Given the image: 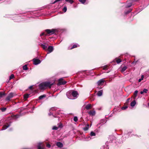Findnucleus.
Wrapping results in <instances>:
<instances>
[{
    "mask_svg": "<svg viewBox=\"0 0 149 149\" xmlns=\"http://www.w3.org/2000/svg\"><path fill=\"white\" fill-rule=\"evenodd\" d=\"M6 108H1V110L2 112H4L6 111Z\"/></svg>",
    "mask_w": 149,
    "mask_h": 149,
    "instance_id": "26",
    "label": "nucleus"
},
{
    "mask_svg": "<svg viewBox=\"0 0 149 149\" xmlns=\"http://www.w3.org/2000/svg\"><path fill=\"white\" fill-rule=\"evenodd\" d=\"M136 104V101L135 100L131 102V106L132 107H134L135 105Z\"/></svg>",
    "mask_w": 149,
    "mask_h": 149,
    "instance_id": "16",
    "label": "nucleus"
},
{
    "mask_svg": "<svg viewBox=\"0 0 149 149\" xmlns=\"http://www.w3.org/2000/svg\"><path fill=\"white\" fill-rule=\"evenodd\" d=\"M127 69V67L126 66H125L122 68L121 72H124Z\"/></svg>",
    "mask_w": 149,
    "mask_h": 149,
    "instance_id": "15",
    "label": "nucleus"
},
{
    "mask_svg": "<svg viewBox=\"0 0 149 149\" xmlns=\"http://www.w3.org/2000/svg\"><path fill=\"white\" fill-rule=\"evenodd\" d=\"M45 97H46V95H41L39 97V100L42 99L43 98Z\"/></svg>",
    "mask_w": 149,
    "mask_h": 149,
    "instance_id": "18",
    "label": "nucleus"
},
{
    "mask_svg": "<svg viewBox=\"0 0 149 149\" xmlns=\"http://www.w3.org/2000/svg\"><path fill=\"white\" fill-rule=\"evenodd\" d=\"M103 91L102 90H100L97 93V95L99 96H101L102 94Z\"/></svg>",
    "mask_w": 149,
    "mask_h": 149,
    "instance_id": "12",
    "label": "nucleus"
},
{
    "mask_svg": "<svg viewBox=\"0 0 149 149\" xmlns=\"http://www.w3.org/2000/svg\"><path fill=\"white\" fill-rule=\"evenodd\" d=\"M52 114V113H49V116H50Z\"/></svg>",
    "mask_w": 149,
    "mask_h": 149,
    "instance_id": "46",
    "label": "nucleus"
},
{
    "mask_svg": "<svg viewBox=\"0 0 149 149\" xmlns=\"http://www.w3.org/2000/svg\"><path fill=\"white\" fill-rule=\"evenodd\" d=\"M66 83V81H64L62 78L58 80V83L57 84L58 86L60 85H64Z\"/></svg>",
    "mask_w": 149,
    "mask_h": 149,
    "instance_id": "3",
    "label": "nucleus"
},
{
    "mask_svg": "<svg viewBox=\"0 0 149 149\" xmlns=\"http://www.w3.org/2000/svg\"><path fill=\"white\" fill-rule=\"evenodd\" d=\"M74 120L75 122H77L78 120L76 116L74 117Z\"/></svg>",
    "mask_w": 149,
    "mask_h": 149,
    "instance_id": "32",
    "label": "nucleus"
},
{
    "mask_svg": "<svg viewBox=\"0 0 149 149\" xmlns=\"http://www.w3.org/2000/svg\"><path fill=\"white\" fill-rule=\"evenodd\" d=\"M138 93V91L137 90L135 91L134 93V99H135L136 97L137 96V93Z\"/></svg>",
    "mask_w": 149,
    "mask_h": 149,
    "instance_id": "14",
    "label": "nucleus"
},
{
    "mask_svg": "<svg viewBox=\"0 0 149 149\" xmlns=\"http://www.w3.org/2000/svg\"><path fill=\"white\" fill-rule=\"evenodd\" d=\"M72 96L74 97V98H72V96H70L71 93L70 92H68L66 93L67 96L68 98L70 99H74L77 98L78 94L77 91H73L71 93Z\"/></svg>",
    "mask_w": 149,
    "mask_h": 149,
    "instance_id": "2",
    "label": "nucleus"
},
{
    "mask_svg": "<svg viewBox=\"0 0 149 149\" xmlns=\"http://www.w3.org/2000/svg\"><path fill=\"white\" fill-rule=\"evenodd\" d=\"M5 95V94L3 93L0 92V97H2L3 95Z\"/></svg>",
    "mask_w": 149,
    "mask_h": 149,
    "instance_id": "28",
    "label": "nucleus"
},
{
    "mask_svg": "<svg viewBox=\"0 0 149 149\" xmlns=\"http://www.w3.org/2000/svg\"><path fill=\"white\" fill-rule=\"evenodd\" d=\"M142 80H143L142 78H141L139 79V82H141V81Z\"/></svg>",
    "mask_w": 149,
    "mask_h": 149,
    "instance_id": "41",
    "label": "nucleus"
},
{
    "mask_svg": "<svg viewBox=\"0 0 149 149\" xmlns=\"http://www.w3.org/2000/svg\"><path fill=\"white\" fill-rule=\"evenodd\" d=\"M33 64L35 65H38L41 62L40 60L38 59H33Z\"/></svg>",
    "mask_w": 149,
    "mask_h": 149,
    "instance_id": "4",
    "label": "nucleus"
},
{
    "mask_svg": "<svg viewBox=\"0 0 149 149\" xmlns=\"http://www.w3.org/2000/svg\"><path fill=\"white\" fill-rule=\"evenodd\" d=\"M47 147H48V148H50L51 147V145L50 144H47Z\"/></svg>",
    "mask_w": 149,
    "mask_h": 149,
    "instance_id": "38",
    "label": "nucleus"
},
{
    "mask_svg": "<svg viewBox=\"0 0 149 149\" xmlns=\"http://www.w3.org/2000/svg\"><path fill=\"white\" fill-rule=\"evenodd\" d=\"M1 123V122H0V123Z\"/></svg>",
    "mask_w": 149,
    "mask_h": 149,
    "instance_id": "51",
    "label": "nucleus"
},
{
    "mask_svg": "<svg viewBox=\"0 0 149 149\" xmlns=\"http://www.w3.org/2000/svg\"><path fill=\"white\" fill-rule=\"evenodd\" d=\"M47 50L49 53H51L53 50V48L52 46H49L48 47Z\"/></svg>",
    "mask_w": 149,
    "mask_h": 149,
    "instance_id": "8",
    "label": "nucleus"
},
{
    "mask_svg": "<svg viewBox=\"0 0 149 149\" xmlns=\"http://www.w3.org/2000/svg\"><path fill=\"white\" fill-rule=\"evenodd\" d=\"M90 135L91 136H94L95 135V133L92 132H91Z\"/></svg>",
    "mask_w": 149,
    "mask_h": 149,
    "instance_id": "24",
    "label": "nucleus"
},
{
    "mask_svg": "<svg viewBox=\"0 0 149 149\" xmlns=\"http://www.w3.org/2000/svg\"><path fill=\"white\" fill-rule=\"evenodd\" d=\"M14 77V75L13 74H12L11 75L10 77V80L11 79H13Z\"/></svg>",
    "mask_w": 149,
    "mask_h": 149,
    "instance_id": "34",
    "label": "nucleus"
},
{
    "mask_svg": "<svg viewBox=\"0 0 149 149\" xmlns=\"http://www.w3.org/2000/svg\"><path fill=\"white\" fill-rule=\"evenodd\" d=\"M56 145L58 147L61 148L63 147V144L60 142H57Z\"/></svg>",
    "mask_w": 149,
    "mask_h": 149,
    "instance_id": "11",
    "label": "nucleus"
},
{
    "mask_svg": "<svg viewBox=\"0 0 149 149\" xmlns=\"http://www.w3.org/2000/svg\"><path fill=\"white\" fill-rule=\"evenodd\" d=\"M44 34L45 33H42L41 34H40V36H43L44 35Z\"/></svg>",
    "mask_w": 149,
    "mask_h": 149,
    "instance_id": "42",
    "label": "nucleus"
},
{
    "mask_svg": "<svg viewBox=\"0 0 149 149\" xmlns=\"http://www.w3.org/2000/svg\"><path fill=\"white\" fill-rule=\"evenodd\" d=\"M127 108V107H123L122 108V109H126Z\"/></svg>",
    "mask_w": 149,
    "mask_h": 149,
    "instance_id": "40",
    "label": "nucleus"
},
{
    "mask_svg": "<svg viewBox=\"0 0 149 149\" xmlns=\"http://www.w3.org/2000/svg\"><path fill=\"white\" fill-rule=\"evenodd\" d=\"M130 98L127 99V101L128 102V101L130 100Z\"/></svg>",
    "mask_w": 149,
    "mask_h": 149,
    "instance_id": "45",
    "label": "nucleus"
},
{
    "mask_svg": "<svg viewBox=\"0 0 149 149\" xmlns=\"http://www.w3.org/2000/svg\"><path fill=\"white\" fill-rule=\"evenodd\" d=\"M61 0H56L53 3H55L56 2H57V1H60Z\"/></svg>",
    "mask_w": 149,
    "mask_h": 149,
    "instance_id": "39",
    "label": "nucleus"
},
{
    "mask_svg": "<svg viewBox=\"0 0 149 149\" xmlns=\"http://www.w3.org/2000/svg\"><path fill=\"white\" fill-rule=\"evenodd\" d=\"M42 143H39L38 146V149H44V148L41 147V145H42Z\"/></svg>",
    "mask_w": 149,
    "mask_h": 149,
    "instance_id": "13",
    "label": "nucleus"
},
{
    "mask_svg": "<svg viewBox=\"0 0 149 149\" xmlns=\"http://www.w3.org/2000/svg\"><path fill=\"white\" fill-rule=\"evenodd\" d=\"M91 105L90 104H88L87 105H86L85 106V108L86 109H87L88 110L89 109H91Z\"/></svg>",
    "mask_w": 149,
    "mask_h": 149,
    "instance_id": "10",
    "label": "nucleus"
},
{
    "mask_svg": "<svg viewBox=\"0 0 149 149\" xmlns=\"http://www.w3.org/2000/svg\"><path fill=\"white\" fill-rule=\"evenodd\" d=\"M10 98L9 96H8L6 98V100L8 101H9Z\"/></svg>",
    "mask_w": 149,
    "mask_h": 149,
    "instance_id": "37",
    "label": "nucleus"
},
{
    "mask_svg": "<svg viewBox=\"0 0 149 149\" xmlns=\"http://www.w3.org/2000/svg\"><path fill=\"white\" fill-rule=\"evenodd\" d=\"M79 46V45H78L74 44L73 46L70 49H72L73 48H76V47H77V46Z\"/></svg>",
    "mask_w": 149,
    "mask_h": 149,
    "instance_id": "21",
    "label": "nucleus"
},
{
    "mask_svg": "<svg viewBox=\"0 0 149 149\" xmlns=\"http://www.w3.org/2000/svg\"><path fill=\"white\" fill-rule=\"evenodd\" d=\"M29 95H30V94H26L24 96V98L25 99H26L27 98L29 97Z\"/></svg>",
    "mask_w": 149,
    "mask_h": 149,
    "instance_id": "20",
    "label": "nucleus"
},
{
    "mask_svg": "<svg viewBox=\"0 0 149 149\" xmlns=\"http://www.w3.org/2000/svg\"><path fill=\"white\" fill-rule=\"evenodd\" d=\"M148 105L149 107V103L148 104Z\"/></svg>",
    "mask_w": 149,
    "mask_h": 149,
    "instance_id": "50",
    "label": "nucleus"
},
{
    "mask_svg": "<svg viewBox=\"0 0 149 149\" xmlns=\"http://www.w3.org/2000/svg\"><path fill=\"white\" fill-rule=\"evenodd\" d=\"M53 83H51L49 82H45L41 83L39 85V88L41 90H44L47 87L51 88Z\"/></svg>",
    "mask_w": 149,
    "mask_h": 149,
    "instance_id": "1",
    "label": "nucleus"
},
{
    "mask_svg": "<svg viewBox=\"0 0 149 149\" xmlns=\"http://www.w3.org/2000/svg\"><path fill=\"white\" fill-rule=\"evenodd\" d=\"M41 47H42L44 49H47V46H46V45H43V44H42L41 45Z\"/></svg>",
    "mask_w": 149,
    "mask_h": 149,
    "instance_id": "19",
    "label": "nucleus"
},
{
    "mask_svg": "<svg viewBox=\"0 0 149 149\" xmlns=\"http://www.w3.org/2000/svg\"><path fill=\"white\" fill-rule=\"evenodd\" d=\"M58 129V128L56 127V126H54L52 128L53 130H57Z\"/></svg>",
    "mask_w": 149,
    "mask_h": 149,
    "instance_id": "36",
    "label": "nucleus"
},
{
    "mask_svg": "<svg viewBox=\"0 0 149 149\" xmlns=\"http://www.w3.org/2000/svg\"><path fill=\"white\" fill-rule=\"evenodd\" d=\"M11 98L12 97L14 96V94L13 93H10L8 95Z\"/></svg>",
    "mask_w": 149,
    "mask_h": 149,
    "instance_id": "23",
    "label": "nucleus"
},
{
    "mask_svg": "<svg viewBox=\"0 0 149 149\" xmlns=\"http://www.w3.org/2000/svg\"><path fill=\"white\" fill-rule=\"evenodd\" d=\"M88 114L91 116H94L95 114V111L94 110H91L88 112Z\"/></svg>",
    "mask_w": 149,
    "mask_h": 149,
    "instance_id": "6",
    "label": "nucleus"
},
{
    "mask_svg": "<svg viewBox=\"0 0 149 149\" xmlns=\"http://www.w3.org/2000/svg\"><path fill=\"white\" fill-rule=\"evenodd\" d=\"M23 69L24 70H26L28 69L27 65H25L23 67Z\"/></svg>",
    "mask_w": 149,
    "mask_h": 149,
    "instance_id": "25",
    "label": "nucleus"
},
{
    "mask_svg": "<svg viewBox=\"0 0 149 149\" xmlns=\"http://www.w3.org/2000/svg\"><path fill=\"white\" fill-rule=\"evenodd\" d=\"M132 5V3H130L127 6V7L128 8L130 7Z\"/></svg>",
    "mask_w": 149,
    "mask_h": 149,
    "instance_id": "33",
    "label": "nucleus"
},
{
    "mask_svg": "<svg viewBox=\"0 0 149 149\" xmlns=\"http://www.w3.org/2000/svg\"><path fill=\"white\" fill-rule=\"evenodd\" d=\"M144 78V76L143 75H142L141 78H142V79H143V78Z\"/></svg>",
    "mask_w": 149,
    "mask_h": 149,
    "instance_id": "44",
    "label": "nucleus"
},
{
    "mask_svg": "<svg viewBox=\"0 0 149 149\" xmlns=\"http://www.w3.org/2000/svg\"><path fill=\"white\" fill-rule=\"evenodd\" d=\"M116 62L118 64L121 62V61L120 59L117 58L116 59Z\"/></svg>",
    "mask_w": 149,
    "mask_h": 149,
    "instance_id": "22",
    "label": "nucleus"
},
{
    "mask_svg": "<svg viewBox=\"0 0 149 149\" xmlns=\"http://www.w3.org/2000/svg\"><path fill=\"white\" fill-rule=\"evenodd\" d=\"M65 1L67 2H69L71 4L73 2L72 0H65Z\"/></svg>",
    "mask_w": 149,
    "mask_h": 149,
    "instance_id": "29",
    "label": "nucleus"
},
{
    "mask_svg": "<svg viewBox=\"0 0 149 149\" xmlns=\"http://www.w3.org/2000/svg\"><path fill=\"white\" fill-rule=\"evenodd\" d=\"M148 90L147 89L144 88L143 90V91L144 93H146L147 92Z\"/></svg>",
    "mask_w": 149,
    "mask_h": 149,
    "instance_id": "30",
    "label": "nucleus"
},
{
    "mask_svg": "<svg viewBox=\"0 0 149 149\" xmlns=\"http://www.w3.org/2000/svg\"><path fill=\"white\" fill-rule=\"evenodd\" d=\"M32 88V86H30L29 87V88H30V89L31 88Z\"/></svg>",
    "mask_w": 149,
    "mask_h": 149,
    "instance_id": "48",
    "label": "nucleus"
},
{
    "mask_svg": "<svg viewBox=\"0 0 149 149\" xmlns=\"http://www.w3.org/2000/svg\"><path fill=\"white\" fill-rule=\"evenodd\" d=\"M79 1L82 3H84L86 2V0H79Z\"/></svg>",
    "mask_w": 149,
    "mask_h": 149,
    "instance_id": "27",
    "label": "nucleus"
},
{
    "mask_svg": "<svg viewBox=\"0 0 149 149\" xmlns=\"http://www.w3.org/2000/svg\"><path fill=\"white\" fill-rule=\"evenodd\" d=\"M144 93V92H143V91H141L140 92V93L141 94H143Z\"/></svg>",
    "mask_w": 149,
    "mask_h": 149,
    "instance_id": "43",
    "label": "nucleus"
},
{
    "mask_svg": "<svg viewBox=\"0 0 149 149\" xmlns=\"http://www.w3.org/2000/svg\"><path fill=\"white\" fill-rule=\"evenodd\" d=\"M104 82V81L103 79H102L99 80L97 82V84L98 85H101L103 84Z\"/></svg>",
    "mask_w": 149,
    "mask_h": 149,
    "instance_id": "7",
    "label": "nucleus"
},
{
    "mask_svg": "<svg viewBox=\"0 0 149 149\" xmlns=\"http://www.w3.org/2000/svg\"><path fill=\"white\" fill-rule=\"evenodd\" d=\"M45 31L48 34H53L54 32V29L52 30L50 29H46L45 30Z\"/></svg>",
    "mask_w": 149,
    "mask_h": 149,
    "instance_id": "5",
    "label": "nucleus"
},
{
    "mask_svg": "<svg viewBox=\"0 0 149 149\" xmlns=\"http://www.w3.org/2000/svg\"><path fill=\"white\" fill-rule=\"evenodd\" d=\"M103 69H106L105 67Z\"/></svg>",
    "mask_w": 149,
    "mask_h": 149,
    "instance_id": "49",
    "label": "nucleus"
},
{
    "mask_svg": "<svg viewBox=\"0 0 149 149\" xmlns=\"http://www.w3.org/2000/svg\"><path fill=\"white\" fill-rule=\"evenodd\" d=\"M89 125L88 124H87L85 127L84 128V130L85 131L87 130L89 128Z\"/></svg>",
    "mask_w": 149,
    "mask_h": 149,
    "instance_id": "17",
    "label": "nucleus"
},
{
    "mask_svg": "<svg viewBox=\"0 0 149 149\" xmlns=\"http://www.w3.org/2000/svg\"><path fill=\"white\" fill-rule=\"evenodd\" d=\"M10 126V125H8V124H7V125H4L3 127V128L1 129V130H3L6 129L7 128H8Z\"/></svg>",
    "mask_w": 149,
    "mask_h": 149,
    "instance_id": "9",
    "label": "nucleus"
},
{
    "mask_svg": "<svg viewBox=\"0 0 149 149\" xmlns=\"http://www.w3.org/2000/svg\"><path fill=\"white\" fill-rule=\"evenodd\" d=\"M56 109V108L55 107L52 108L50 109V111H55Z\"/></svg>",
    "mask_w": 149,
    "mask_h": 149,
    "instance_id": "31",
    "label": "nucleus"
},
{
    "mask_svg": "<svg viewBox=\"0 0 149 149\" xmlns=\"http://www.w3.org/2000/svg\"><path fill=\"white\" fill-rule=\"evenodd\" d=\"M130 11H128V12H127V13H126V14H127V13H130Z\"/></svg>",
    "mask_w": 149,
    "mask_h": 149,
    "instance_id": "47",
    "label": "nucleus"
},
{
    "mask_svg": "<svg viewBox=\"0 0 149 149\" xmlns=\"http://www.w3.org/2000/svg\"><path fill=\"white\" fill-rule=\"evenodd\" d=\"M63 10L64 12H65L67 10V8L65 6L64 7L63 9Z\"/></svg>",
    "mask_w": 149,
    "mask_h": 149,
    "instance_id": "35",
    "label": "nucleus"
}]
</instances>
